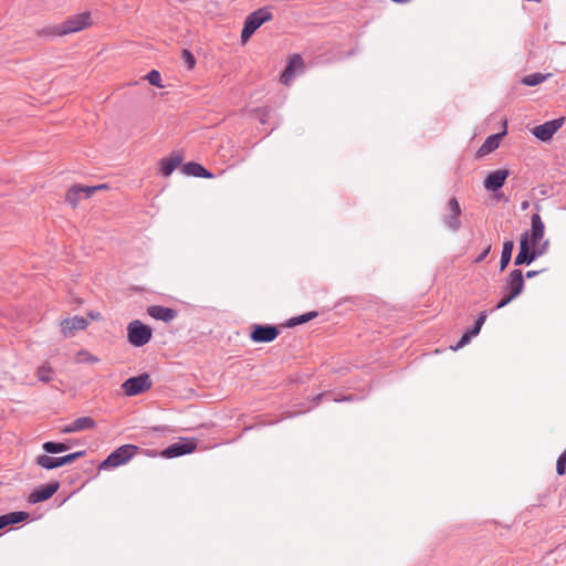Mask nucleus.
<instances>
[{
  "instance_id": "nucleus-1",
  "label": "nucleus",
  "mask_w": 566,
  "mask_h": 566,
  "mask_svg": "<svg viewBox=\"0 0 566 566\" xmlns=\"http://www.w3.org/2000/svg\"><path fill=\"white\" fill-rule=\"evenodd\" d=\"M92 24L90 12L67 18L60 24H52L36 30V35L45 39H54L84 30Z\"/></svg>"
},
{
  "instance_id": "nucleus-2",
  "label": "nucleus",
  "mask_w": 566,
  "mask_h": 566,
  "mask_svg": "<svg viewBox=\"0 0 566 566\" xmlns=\"http://www.w3.org/2000/svg\"><path fill=\"white\" fill-rule=\"evenodd\" d=\"M139 447L135 444H123L111 452L99 464L98 470H111L130 461L138 452Z\"/></svg>"
},
{
  "instance_id": "nucleus-3",
  "label": "nucleus",
  "mask_w": 566,
  "mask_h": 566,
  "mask_svg": "<svg viewBox=\"0 0 566 566\" xmlns=\"http://www.w3.org/2000/svg\"><path fill=\"white\" fill-rule=\"evenodd\" d=\"M272 19L273 13L269 7L260 8L248 14L241 30V42L247 43L263 23L271 21Z\"/></svg>"
},
{
  "instance_id": "nucleus-4",
  "label": "nucleus",
  "mask_w": 566,
  "mask_h": 566,
  "mask_svg": "<svg viewBox=\"0 0 566 566\" xmlns=\"http://www.w3.org/2000/svg\"><path fill=\"white\" fill-rule=\"evenodd\" d=\"M153 337V328L139 319L127 325V340L134 347H143Z\"/></svg>"
},
{
  "instance_id": "nucleus-5",
  "label": "nucleus",
  "mask_w": 566,
  "mask_h": 566,
  "mask_svg": "<svg viewBox=\"0 0 566 566\" xmlns=\"http://www.w3.org/2000/svg\"><path fill=\"white\" fill-rule=\"evenodd\" d=\"M85 450L72 452L62 457H50L48 454H40L35 458V463L45 470H53L74 462L75 460L84 457Z\"/></svg>"
},
{
  "instance_id": "nucleus-6",
  "label": "nucleus",
  "mask_w": 566,
  "mask_h": 566,
  "mask_svg": "<svg viewBox=\"0 0 566 566\" xmlns=\"http://www.w3.org/2000/svg\"><path fill=\"white\" fill-rule=\"evenodd\" d=\"M532 244L533 242L528 240V231H524L518 242V252L514 259L515 266L530 265L537 259Z\"/></svg>"
},
{
  "instance_id": "nucleus-7",
  "label": "nucleus",
  "mask_w": 566,
  "mask_h": 566,
  "mask_svg": "<svg viewBox=\"0 0 566 566\" xmlns=\"http://www.w3.org/2000/svg\"><path fill=\"white\" fill-rule=\"evenodd\" d=\"M197 444L196 439L180 438L179 441L165 448L160 454L165 459L181 457L193 452L197 449Z\"/></svg>"
},
{
  "instance_id": "nucleus-8",
  "label": "nucleus",
  "mask_w": 566,
  "mask_h": 566,
  "mask_svg": "<svg viewBox=\"0 0 566 566\" xmlns=\"http://www.w3.org/2000/svg\"><path fill=\"white\" fill-rule=\"evenodd\" d=\"M280 335V328L271 324H253L251 326L250 339L253 343H271Z\"/></svg>"
},
{
  "instance_id": "nucleus-9",
  "label": "nucleus",
  "mask_w": 566,
  "mask_h": 566,
  "mask_svg": "<svg viewBox=\"0 0 566 566\" xmlns=\"http://www.w3.org/2000/svg\"><path fill=\"white\" fill-rule=\"evenodd\" d=\"M151 379L148 374H142L126 379L122 388L127 396H137L151 387Z\"/></svg>"
},
{
  "instance_id": "nucleus-10",
  "label": "nucleus",
  "mask_w": 566,
  "mask_h": 566,
  "mask_svg": "<svg viewBox=\"0 0 566 566\" xmlns=\"http://www.w3.org/2000/svg\"><path fill=\"white\" fill-rule=\"evenodd\" d=\"M564 122V117L554 118L552 120L545 122L541 125L535 126L532 129V134L541 142H548L549 139H552L554 134L563 126Z\"/></svg>"
},
{
  "instance_id": "nucleus-11",
  "label": "nucleus",
  "mask_w": 566,
  "mask_h": 566,
  "mask_svg": "<svg viewBox=\"0 0 566 566\" xmlns=\"http://www.w3.org/2000/svg\"><path fill=\"white\" fill-rule=\"evenodd\" d=\"M447 209L449 213L443 217L442 221L449 230L457 232L461 228V207L458 199L450 198L447 202Z\"/></svg>"
},
{
  "instance_id": "nucleus-12",
  "label": "nucleus",
  "mask_w": 566,
  "mask_h": 566,
  "mask_svg": "<svg viewBox=\"0 0 566 566\" xmlns=\"http://www.w3.org/2000/svg\"><path fill=\"white\" fill-rule=\"evenodd\" d=\"M60 489L59 481H51L46 484H42L35 488L30 495L28 496V502L31 504H36L40 502H44L51 499Z\"/></svg>"
},
{
  "instance_id": "nucleus-13",
  "label": "nucleus",
  "mask_w": 566,
  "mask_h": 566,
  "mask_svg": "<svg viewBox=\"0 0 566 566\" xmlns=\"http://www.w3.org/2000/svg\"><path fill=\"white\" fill-rule=\"evenodd\" d=\"M525 287V280L521 269L512 270L505 279L503 292H509L517 297L523 293Z\"/></svg>"
},
{
  "instance_id": "nucleus-14",
  "label": "nucleus",
  "mask_w": 566,
  "mask_h": 566,
  "mask_svg": "<svg viewBox=\"0 0 566 566\" xmlns=\"http://www.w3.org/2000/svg\"><path fill=\"white\" fill-rule=\"evenodd\" d=\"M534 208L536 213H533L531 217V229L528 231V240L533 242V244L542 241L545 233V224L539 216L541 206L539 203H535Z\"/></svg>"
},
{
  "instance_id": "nucleus-15",
  "label": "nucleus",
  "mask_w": 566,
  "mask_h": 566,
  "mask_svg": "<svg viewBox=\"0 0 566 566\" xmlns=\"http://www.w3.org/2000/svg\"><path fill=\"white\" fill-rule=\"evenodd\" d=\"M509 176H510V170H507V169H497V170L490 171L488 174L486 178L484 179V182H483L484 188L488 191L496 192L504 186L505 180L507 179Z\"/></svg>"
},
{
  "instance_id": "nucleus-16",
  "label": "nucleus",
  "mask_w": 566,
  "mask_h": 566,
  "mask_svg": "<svg viewBox=\"0 0 566 566\" xmlns=\"http://www.w3.org/2000/svg\"><path fill=\"white\" fill-rule=\"evenodd\" d=\"M304 70V61L300 54L290 57L284 71L281 74V82L285 85L300 72Z\"/></svg>"
},
{
  "instance_id": "nucleus-17",
  "label": "nucleus",
  "mask_w": 566,
  "mask_h": 566,
  "mask_svg": "<svg viewBox=\"0 0 566 566\" xmlns=\"http://www.w3.org/2000/svg\"><path fill=\"white\" fill-rule=\"evenodd\" d=\"M87 325V319L82 316L64 318L61 323V332L64 337H72L75 332L85 329Z\"/></svg>"
},
{
  "instance_id": "nucleus-18",
  "label": "nucleus",
  "mask_w": 566,
  "mask_h": 566,
  "mask_svg": "<svg viewBox=\"0 0 566 566\" xmlns=\"http://www.w3.org/2000/svg\"><path fill=\"white\" fill-rule=\"evenodd\" d=\"M96 427V421L92 417H80L75 419L73 422L61 428V433H74L84 430H92Z\"/></svg>"
},
{
  "instance_id": "nucleus-19",
  "label": "nucleus",
  "mask_w": 566,
  "mask_h": 566,
  "mask_svg": "<svg viewBox=\"0 0 566 566\" xmlns=\"http://www.w3.org/2000/svg\"><path fill=\"white\" fill-rule=\"evenodd\" d=\"M184 156L180 151H172L169 157L163 158L159 163V171L164 177L170 176L181 165Z\"/></svg>"
},
{
  "instance_id": "nucleus-20",
  "label": "nucleus",
  "mask_w": 566,
  "mask_h": 566,
  "mask_svg": "<svg viewBox=\"0 0 566 566\" xmlns=\"http://www.w3.org/2000/svg\"><path fill=\"white\" fill-rule=\"evenodd\" d=\"M147 314L157 321L169 323L177 317L178 312L171 307L151 305L147 308Z\"/></svg>"
},
{
  "instance_id": "nucleus-21",
  "label": "nucleus",
  "mask_w": 566,
  "mask_h": 566,
  "mask_svg": "<svg viewBox=\"0 0 566 566\" xmlns=\"http://www.w3.org/2000/svg\"><path fill=\"white\" fill-rule=\"evenodd\" d=\"M505 134L506 130L490 135L480 146V148L476 151V155L481 157L494 151L499 147L500 142Z\"/></svg>"
},
{
  "instance_id": "nucleus-22",
  "label": "nucleus",
  "mask_w": 566,
  "mask_h": 566,
  "mask_svg": "<svg viewBox=\"0 0 566 566\" xmlns=\"http://www.w3.org/2000/svg\"><path fill=\"white\" fill-rule=\"evenodd\" d=\"M29 517L30 514L24 511H15L0 515V530H3L4 527L10 525H15L25 522Z\"/></svg>"
},
{
  "instance_id": "nucleus-23",
  "label": "nucleus",
  "mask_w": 566,
  "mask_h": 566,
  "mask_svg": "<svg viewBox=\"0 0 566 566\" xmlns=\"http://www.w3.org/2000/svg\"><path fill=\"white\" fill-rule=\"evenodd\" d=\"M181 171L187 176L199 178H212L213 174L206 169L201 164L189 161L181 167Z\"/></svg>"
},
{
  "instance_id": "nucleus-24",
  "label": "nucleus",
  "mask_w": 566,
  "mask_h": 566,
  "mask_svg": "<svg viewBox=\"0 0 566 566\" xmlns=\"http://www.w3.org/2000/svg\"><path fill=\"white\" fill-rule=\"evenodd\" d=\"M358 397L356 395H336L333 391H325L316 395L313 398L315 405L321 403L323 400H333L335 402L355 401Z\"/></svg>"
},
{
  "instance_id": "nucleus-25",
  "label": "nucleus",
  "mask_w": 566,
  "mask_h": 566,
  "mask_svg": "<svg viewBox=\"0 0 566 566\" xmlns=\"http://www.w3.org/2000/svg\"><path fill=\"white\" fill-rule=\"evenodd\" d=\"M72 446L70 440L64 442L46 441L42 444V449L48 454H56L67 451Z\"/></svg>"
},
{
  "instance_id": "nucleus-26",
  "label": "nucleus",
  "mask_w": 566,
  "mask_h": 566,
  "mask_svg": "<svg viewBox=\"0 0 566 566\" xmlns=\"http://www.w3.org/2000/svg\"><path fill=\"white\" fill-rule=\"evenodd\" d=\"M514 250V242L512 240H506L503 243L501 259H500V271H504L512 260V253Z\"/></svg>"
},
{
  "instance_id": "nucleus-27",
  "label": "nucleus",
  "mask_w": 566,
  "mask_h": 566,
  "mask_svg": "<svg viewBox=\"0 0 566 566\" xmlns=\"http://www.w3.org/2000/svg\"><path fill=\"white\" fill-rule=\"evenodd\" d=\"M317 316H318L317 311H311V312L304 313L302 315H297V316L289 318L286 321V323L284 324V326L290 327V328L295 327L297 325L305 324V323L316 318Z\"/></svg>"
},
{
  "instance_id": "nucleus-28",
  "label": "nucleus",
  "mask_w": 566,
  "mask_h": 566,
  "mask_svg": "<svg viewBox=\"0 0 566 566\" xmlns=\"http://www.w3.org/2000/svg\"><path fill=\"white\" fill-rule=\"evenodd\" d=\"M551 74H543V73H532L528 75H525L522 77L521 83L526 86H536L543 83L547 77H549Z\"/></svg>"
},
{
  "instance_id": "nucleus-29",
  "label": "nucleus",
  "mask_w": 566,
  "mask_h": 566,
  "mask_svg": "<svg viewBox=\"0 0 566 566\" xmlns=\"http://www.w3.org/2000/svg\"><path fill=\"white\" fill-rule=\"evenodd\" d=\"M81 190L82 185H74L66 191L65 201L70 203L73 208L77 206L82 197Z\"/></svg>"
},
{
  "instance_id": "nucleus-30",
  "label": "nucleus",
  "mask_w": 566,
  "mask_h": 566,
  "mask_svg": "<svg viewBox=\"0 0 566 566\" xmlns=\"http://www.w3.org/2000/svg\"><path fill=\"white\" fill-rule=\"evenodd\" d=\"M53 369L49 364L40 366L36 370V377L42 382H50L52 380Z\"/></svg>"
},
{
  "instance_id": "nucleus-31",
  "label": "nucleus",
  "mask_w": 566,
  "mask_h": 566,
  "mask_svg": "<svg viewBox=\"0 0 566 566\" xmlns=\"http://www.w3.org/2000/svg\"><path fill=\"white\" fill-rule=\"evenodd\" d=\"M489 313H491L490 311H482L480 312L478 318L475 319L473 326L470 328L471 331V334H474L475 336H478L481 332V328L483 326V324L485 323L488 316H489Z\"/></svg>"
},
{
  "instance_id": "nucleus-32",
  "label": "nucleus",
  "mask_w": 566,
  "mask_h": 566,
  "mask_svg": "<svg viewBox=\"0 0 566 566\" xmlns=\"http://www.w3.org/2000/svg\"><path fill=\"white\" fill-rule=\"evenodd\" d=\"M145 78L148 81L150 85L157 86V87H164L161 84V74L157 70L149 71Z\"/></svg>"
},
{
  "instance_id": "nucleus-33",
  "label": "nucleus",
  "mask_w": 566,
  "mask_h": 566,
  "mask_svg": "<svg viewBox=\"0 0 566 566\" xmlns=\"http://www.w3.org/2000/svg\"><path fill=\"white\" fill-rule=\"evenodd\" d=\"M533 248H534V251L536 252V256L537 259L541 258L542 255L546 254L548 252V249H549V241L548 240H544V241H539L538 243H535V244H532Z\"/></svg>"
},
{
  "instance_id": "nucleus-34",
  "label": "nucleus",
  "mask_w": 566,
  "mask_h": 566,
  "mask_svg": "<svg viewBox=\"0 0 566 566\" xmlns=\"http://www.w3.org/2000/svg\"><path fill=\"white\" fill-rule=\"evenodd\" d=\"M517 296L512 294V293H509V292H504L503 296L501 297V300L499 301V303L495 305L494 308H492L490 312H493L495 310H500L504 306H506L509 303H511L513 300H515Z\"/></svg>"
},
{
  "instance_id": "nucleus-35",
  "label": "nucleus",
  "mask_w": 566,
  "mask_h": 566,
  "mask_svg": "<svg viewBox=\"0 0 566 566\" xmlns=\"http://www.w3.org/2000/svg\"><path fill=\"white\" fill-rule=\"evenodd\" d=\"M181 57H182L188 70H191L195 67L196 59L189 50H187V49L182 50Z\"/></svg>"
},
{
  "instance_id": "nucleus-36",
  "label": "nucleus",
  "mask_w": 566,
  "mask_h": 566,
  "mask_svg": "<svg viewBox=\"0 0 566 566\" xmlns=\"http://www.w3.org/2000/svg\"><path fill=\"white\" fill-rule=\"evenodd\" d=\"M255 117L260 120V123L265 124L268 122V117L270 115L269 107H258L253 111Z\"/></svg>"
},
{
  "instance_id": "nucleus-37",
  "label": "nucleus",
  "mask_w": 566,
  "mask_h": 566,
  "mask_svg": "<svg viewBox=\"0 0 566 566\" xmlns=\"http://www.w3.org/2000/svg\"><path fill=\"white\" fill-rule=\"evenodd\" d=\"M77 359L81 363H97L99 359L96 356L91 355L87 350H80L77 354Z\"/></svg>"
},
{
  "instance_id": "nucleus-38",
  "label": "nucleus",
  "mask_w": 566,
  "mask_h": 566,
  "mask_svg": "<svg viewBox=\"0 0 566 566\" xmlns=\"http://www.w3.org/2000/svg\"><path fill=\"white\" fill-rule=\"evenodd\" d=\"M475 337L474 334H471V331L468 329L465 333L462 334L461 338L459 339V342L457 343V345L453 347V349H459V348H462L463 346H465L467 344L470 343V340Z\"/></svg>"
},
{
  "instance_id": "nucleus-39",
  "label": "nucleus",
  "mask_w": 566,
  "mask_h": 566,
  "mask_svg": "<svg viewBox=\"0 0 566 566\" xmlns=\"http://www.w3.org/2000/svg\"><path fill=\"white\" fill-rule=\"evenodd\" d=\"M556 473L558 475H564L566 473V458L560 454L556 462Z\"/></svg>"
},
{
  "instance_id": "nucleus-40",
  "label": "nucleus",
  "mask_w": 566,
  "mask_h": 566,
  "mask_svg": "<svg viewBox=\"0 0 566 566\" xmlns=\"http://www.w3.org/2000/svg\"><path fill=\"white\" fill-rule=\"evenodd\" d=\"M95 192H96V188H94L93 186H82L81 193H82L85 198H90V197H91V196H93Z\"/></svg>"
},
{
  "instance_id": "nucleus-41",
  "label": "nucleus",
  "mask_w": 566,
  "mask_h": 566,
  "mask_svg": "<svg viewBox=\"0 0 566 566\" xmlns=\"http://www.w3.org/2000/svg\"><path fill=\"white\" fill-rule=\"evenodd\" d=\"M491 251V244H488L485 247V249L476 256V259L474 260V263H480L482 262L486 256L488 254L490 253Z\"/></svg>"
},
{
  "instance_id": "nucleus-42",
  "label": "nucleus",
  "mask_w": 566,
  "mask_h": 566,
  "mask_svg": "<svg viewBox=\"0 0 566 566\" xmlns=\"http://www.w3.org/2000/svg\"><path fill=\"white\" fill-rule=\"evenodd\" d=\"M544 271H545V269H542V270H530V271L526 272L525 277H527V279L535 277V276H537L539 273H542Z\"/></svg>"
},
{
  "instance_id": "nucleus-43",
  "label": "nucleus",
  "mask_w": 566,
  "mask_h": 566,
  "mask_svg": "<svg viewBox=\"0 0 566 566\" xmlns=\"http://www.w3.org/2000/svg\"><path fill=\"white\" fill-rule=\"evenodd\" d=\"M530 207V202L527 200L522 201L521 209L526 210Z\"/></svg>"
},
{
  "instance_id": "nucleus-44",
  "label": "nucleus",
  "mask_w": 566,
  "mask_h": 566,
  "mask_svg": "<svg viewBox=\"0 0 566 566\" xmlns=\"http://www.w3.org/2000/svg\"><path fill=\"white\" fill-rule=\"evenodd\" d=\"M93 187H94V188H96V191H98V190L106 189V188H107V185L102 184V185H97V186H93Z\"/></svg>"
},
{
  "instance_id": "nucleus-45",
  "label": "nucleus",
  "mask_w": 566,
  "mask_h": 566,
  "mask_svg": "<svg viewBox=\"0 0 566 566\" xmlns=\"http://www.w3.org/2000/svg\"><path fill=\"white\" fill-rule=\"evenodd\" d=\"M562 454L566 458V449L564 450V452Z\"/></svg>"
},
{
  "instance_id": "nucleus-46",
  "label": "nucleus",
  "mask_w": 566,
  "mask_h": 566,
  "mask_svg": "<svg viewBox=\"0 0 566 566\" xmlns=\"http://www.w3.org/2000/svg\"><path fill=\"white\" fill-rule=\"evenodd\" d=\"M1 484H2V483L0 482V485H1Z\"/></svg>"
}]
</instances>
